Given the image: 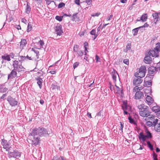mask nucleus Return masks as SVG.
Here are the masks:
<instances>
[{"label":"nucleus","instance_id":"f257e3e1","mask_svg":"<svg viewBox=\"0 0 160 160\" xmlns=\"http://www.w3.org/2000/svg\"><path fill=\"white\" fill-rule=\"evenodd\" d=\"M160 52V42L156 44V47L153 49H149L145 54V57L143 60H152L154 58L158 57L159 56Z\"/></svg>","mask_w":160,"mask_h":160},{"label":"nucleus","instance_id":"f03ea898","mask_svg":"<svg viewBox=\"0 0 160 160\" xmlns=\"http://www.w3.org/2000/svg\"><path fill=\"white\" fill-rule=\"evenodd\" d=\"M47 130L43 127H39L35 128L32 129V131L29 133V135L32 136H39L40 137H46L49 135Z\"/></svg>","mask_w":160,"mask_h":160},{"label":"nucleus","instance_id":"7ed1b4c3","mask_svg":"<svg viewBox=\"0 0 160 160\" xmlns=\"http://www.w3.org/2000/svg\"><path fill=\"white\" fill-rule=\"evenodd\" d=\"M146 71V67L144 66H141L138 71L135 72L134 76L135 77L141 78L145 76Z\"/></svg>","mask_w":160,"mask_h":160},{"label":"nucleus","instance_id":"20e7f679","mask_svg":"<svg viewBox=\"0 0 160 160\" xmlns=\"http://www.w3.org/2000/svg\"><path fill=\"white\" fill-rule=\"evenodd\" d=\"M21 63L20 61H13L12 65L14 69L18 72L24 71V68L22 66Z\"/></svg>","mask_w":160,"mask_h":160},{"label":"nucleus","instance_id":"39448f33","mask_svg":"<svg viewBox=\"0 0 160 160\" xmlns=\"http://www.w3.org/2000/svg\"><path fill=\"white\" fill-rule=\"evenodd\" d=\"M21 152H19L18 150L15 149L13 152L8 151V155L9 158H14L18 159L21 156Z\"/></svg>","mask_w":160,"mask_h":160},{"label":"nucleus","instance_id":"423d86ee","mask_svg":"<svg viewBox=\"0 0 160 160\" xmlns=\"http://www.w3.org/2000/svg\"><path fill=\"white\" fill-rule=\"evenodd\" d=\"M7 100L11 107L15 106L18 104V102L17 99L10 95L7 97Z\"/></svg>","mask_w":160,"mask_h":160},{"label":"nucleus","instance_id":"0eeeda50","mask_svg":"<svg viewBox=\"0 0 160 160\" xmlns=\"http://www.w3.org/2000/svg\"><path fill=\"white\" fill-rule=\"evenodd\" d=\"M145 108L142 111L139 112L140 115L142 117H148L150 116L151 112L149 111V108L148 107H145Z\"/></svg>","mask_w":160,"mask_h":160},{"label":"nucleus","instance_id":"6e6552de","mask_svg":"<svg viewBox=\"0 0 160 160\" xmlns=\"http://www.w3.org/2000/svg\"><path fill=\"white\" fill-rule=\"evenodd\" d=\"M1 142L4 149H5L7 151H9L11 147L7 141L4 139H2Z\"/></svg>","mask_w":160,"mask_h":160},{"label":"nucleus","instance_id":"1a4fd4ad","mask_svg":"<svg viewBox=\"0 0 160 160\" xmlns=\"http://www.w3.org/2000/svg\"><path fill=\"white\" fill-rule=\"evenodd\" d=\"M156 71H157V69H156V67H155V66H152L149 67L148 69V75L150 76V78L152 79L153 76Z\"/></svg>","mask_w":160,"mask_h":160},{"label":"nucleus","instance_id":"9d476101","mask_svg":"<svg viewBox=\"0 0 160 160\" xmlns=\"http://www.w3.org/2000/svg\"><path fill=\"white\" fill-rule=\"evenodd\" d=\"M55 28V31L57 32V35L59 36L61 35L62 34L63 32L62 30V25L58 23Z\"/></svg>","mask_w":160,"mask_h":160},{"label":"nucleus","instance_id":"9b49d317","mask_svg":"<svg viewBox=\"0 0 160 160\" xmlns=\"http://www.w3.org/2000/svg\"><path fill=\"white\" fill-rule=\"evenodd\" d=\"M33 139L32 141L31 144L35 146L39 145L40 142V138L38 136L35 137V136H33Z\"/></svg>","mask_w":160,"mask_h":160},{"label":"nucleus","instance_id":"f8f14e48","mask_svg":"<svg viewBox=\"0 0 160 160\" xmlns=\"http://www.w3.org/2000/svg\"><path fill=\"white\" fill-rule=\"evenodd\" d=\"M136 78H134L133 81V84L134 86H138L141 83L142 80L141 78L136 77Z\"/></svg>","mask_w":160,"mask_h":160},{"label":"nucleus","instance_id":"ddd939ff","mask_svg":"<svg viewBox=\"0 0 160 160\" xmlns=\"http://www.w3.org/2000/svg\"><path fill=\"white\" fill-rule=\"evenodd\" d=\"M144 97L143 93L141 91L137 92L134 96V98L136 99H139L142 98Z\"/></svg>","mask_w":160,"mask_h":160},{"label":"nucleus","instance_id":"4468645a","mask_svg":"<svg viewBox=\"0 0 160 160\" xmlns=\"http://www.w3.org/2000/svg\"><path fill=\"white\" fill-rule=\"evenodd\" d=\"M158 119H156L153 122L150 121H148L146 122V125L149 127H151L152 126H155L157 123H158Z\"/></svg>","mask_w":160,"mask_h":160},{"label":"nucleus","instance_id":"2eb2a0df","mask_svg":"<svg viewBox=\"0 0 160 160\" xmlns=\"http://www.w3.org/2000/svg\"><path fill=\"white\" fill-rule=\"evenodd\" d=\"M17 71L13 69L11 72L10 74H9L8 76V79L10 78H13L17 77Z\"/></svg>","mask_w":160,"mask_h":160},{"label":"nucleus","instance_id":"dca6fc26","mask_svg":"<svg viewBox=\"0 0 160 160\" xmlns=\"http://www.w3.org/2000/svg\"><path fill=\"white\" fill-rule=\"evenodd\" d=\"M35 79L37 81V84L39 86V88L41 89L42 86L43 80L42 79L39 77H38L36 78Z\"/></svg>","mask_w":160,"mask_h":160},{"label":"nucleus","instance_id":"f3484780","mask_svg":"<svg viewBox=\"0 0 160 160\" xmlns=\"http://www.w3.org/2000/svg\"><path fill=\"white\" fill-rule=\"evenodd\" d=\"M112 77L114 82H115L116 81L117 76L118 75L119 77L118 74L117 72L115 69L113 68V70L112 72Z\"/></svg>","mask_w":160,"mask_h":160},{"label":"nucleus","instance_id":"a211bd4d","mask_svg":"<svg viewBox=\"0 0 160 160\" xmlns=\"http://www.w3.org/2000/svg\"><path fill=\"white\" fill-rule=\"evenodd\" d=\"M122 109L123 111H129L130 110V107L127 104V102H124L122 105Z\"/></svg>","mask_w":160,"mask_h":160},{"label":"nucleus","instance_id":"6ab92c4d","mask_svg":"<svg viewBox=\"0 0 160 160\" xmlns=\"http://www.w3.org/2000/svg\"><path fill=\"white\" fill-rule=\"evenodd\" d=\"M146 100L149 105H151L154 101L153 98L149 95H147L146 98Z\"/></svg>","mask_w":160,"mask_h":160},{"label":"nucleus","instance_id":"aec40b11","mask_svg":"<svg viewBox=\"0 0 160 160\" xmlns=\"http://www.w3.org/2000/svg\"><path fill=\"white\" fill-rule=\"evenodd\" d=\"M138 138L139 140H142V142H144L147 139L146 136L144 135L142 132H141L139 133Z\"/></svg>","mask_w":160,"mask_h":160},{"label":"nucleus","instance_id":"412c9836","mask_svg":"<svg viewBox=\"0 0 160 160\" xmlns=\"http://www.w3.org/2000/svg\"><path fill=\"white\" fill-rule=\"evenodd\" d=\"M150 81H145V85L146 86H147L148 88L149 89H150V94L151 95V93H152V92L151 91V87L152 85V82Z\"/></svg>","mask_w":160,"mask_h":160},{"label":"nucleus","instance_id":"4be33fe9","mask_svg":"<svg viewBox=\"0 0 160 160\" xmlns=\"http://www.w3.org/2000/svg\"><path fill=\"white\" fill-rule=\"evenodd\" d=\"M8 90L6 88L4 84H0V92L3 93L6 92Z\"/></svg>","mask_w":160,"mask_h":160},{"label":"nucleus","instance_id":"5701e85b","mask_svg":"<svg viewBox=\"0 0 160 160\" xmlns=\"http://www.w3.org/2000/svg\"><path fill=\"white\" fill-rule=\"evenodd\" d=\"M27 2V4L26 6V8L25 9V12L27 14H29L31 11V8L30 5V3Z\"/></svg>","mask_w":160,"mask_h":160},{"label":"nucleus","instance_id":"b1692460","mask_svg":"<svg viewBox=\"0 0 160 160\" xmlns=\"http://www.w3.org/2000/svg\"><path fill=\"white\" fill-rule=\"evenodd\" d=\"M148 19V15L147 14H143L141 17L140 20L142 22H146Z\"/></svg>","mask_w":160,"mask_h":160},{"label":"nucleus","instance_id":"393cba45","mask_svg":"<svg viewBox=\"0 0 160 160\" xmlns=\"http://www.w3.org/2000/svg\"><path fill=\"white\" fill-rule=\"evenodd\" d=\"M20 43V47L21 48V47L23 48L24 46L26 45L27 43V42L25 39H22Z\"/></svg>","mask_w":160,"mask_h":160},{"label":"nucleus","instance_id":"a878e982","mask_svg":"<svg viewBox=\"0 0 160 160\" xmlns=\"http://www.w3.org/2000/svg\"><path fill=\"white\" fill-rule=\"evenodd\" d=\"M135 87L133 89V92H140L141 90L143 88L142 87H138V86H135Z\"/></svg>","mask_w":160,"mask_h":160},{"label":"nucleus","instance_id":"bb28decb","mask_svg":"<svg viewBox=\"0 0 160 160\" xmlns=\"http://www.w3.org/2000/svg\"><path fill=\"white\" fill-rule=\"evenodd\" d=\"M147 117V120L152 121V122H153V121H154L155 119V116L154 115H150V116Z\"/></svg>","mask_w":160,"mask_h":160},{"label":"nucleus","instance_id":"cd10ccee","mask_svg":"<svg viewBox=\"0 0 160 160\" xmlns=\"http://www.w3.org/2000/svg\"><path fill=\"white\" fill-rule=\"evenodd\" d=\"M2 58L4 60H11L10 56L7 53L5 54L2 56Z\"/></svg>","mask_w":160,"mask_h":160},{"label":"nucleus","instance_id":"c85d7f7f","mask_svg":"<svg viewBox=\"0 0 160 160\" xmlns=\"http://www.w3.org/2000/svg\"><path fill=\"white\" fill-rule=\"evenodd\" d=\"M139 28H140V27H138L132 29V33L133 36H136L137 35Z\"/></svg>","mask_w":160,"mask_h":160},{"label":"nucleus","instance_id":"c756f323","mask_svg":"<svg viewBox=\"0 0 160 160\" xmlns=\"http://www.w3.org/2000/svg\"><path fill=\"white\" fill-rule=\"evenodd\" d=\"M160 107L158 106H153L152 108V111L156 113L158 110H159Z\"/></svg>","mask_w":160,"mask_h":160},{"label":"nucleus","instance_id":"7c9ffc66","mask_svg":"<svg viewBox=\"0 0 160 160\" xmlns=\"http://www.w3.org/2000/svg\"><path fill=\"white\" fill-rule=\"evenodd\" d=\"M146 136L147 139L151 138H152V136L151 132L148 131L146 132Z\"/></svg>","mask_w":160,"mask_h":160},{"label":"nucleus","instance_id":"2f4dec72","mask_svg":"<svg viewBox=\"0 0 160 160\" xmlns=\"http://www.w3.org/2000/svg\"><path fill=\"white\" fill-rule=\"evenodd\" d=\"M147 145L148 147L151 150H153V146L151 144L150 142L149 141H148L147 142Z\"/></svg>","mask_w":160,"mask_h":160},{"label":"nucleus","instance_id":"473e14b6","mask_svg":"<svg viewBox=\"0 0 160 160\" xmlns=\"http://www.w3.org/2000/svg\"><path fill=\"white\" fill-rule=\"evenodd\" d=\"M32 25L31 22H29L28 26L27 31L28 32L30 31L32 29Z\"/></svg>","mask_w":160,"mask_h":160},{"label":"nucleus","instance_id":"72a5a7b5","mask_svg":"<svg viewBox=\"0 0 160 160\" xmlns=\"http://www.w3.org/2000/svg\"><path fill=\"white\" fill-rule=\"evenodd\" d=\"M63 18V16H56L55 17V18L57 20L61 22L62 21V18Z\"/></svg>","mask_w":160,"mask_h":160},{"label":"nucleus","instance_id":"f704fd0d","mask_svg":"<svg viewBox=\"0 0 160 160\" xmlns=\"http://www.w3.org/2000/svg\"><path fill=\"white\" fill-rule=\"evenodd\" d=\"M160 14V12H155L152 14V16L153 17L154 20L157 19V17H158V15Z\"/></svg>","mask_w":160,"mask_h":160},{"label":"nucleus","instance_id":"c9c22d12","mask_svg":"<svg viewBox=\"0 0 160 160\" xmlns=\"http://www.w3.org/2000/svg\"><path fill=\"white\" fill-rule=\"evenodd\" d=\"M79 46L78 45L75 44L73 47V51L75 52H78V51Z\"/></svg>","mask_w":160,"mask_h":160},{"label":"nucleus","instance_id":"e433bc0d","mask_svg":"<svg viewBox=\"0 0 160 160\" xmlns=\"http://www.w3.org/2000/svg\"><path fill=\"white\" fill-rule=\"evenodd\" d=\"M115 86L117 88V91L118 92V93L120 94H123V92L122 89H121L120 88L116 86V85H115Z\"/></svg>","mask_w":160,"mask_h":160},{"label":"nucleus","instance_id":"4c0bfd02","mask_svg":"<svg viewBox=\"0 0 160 160\" xmlns=\"http://www.w3.org/2000/svg\"><path fill=\"white\" fill-rule=\"evenodd\" d=\"M65 5V4L63 2H61L59 4L58 6V8H61L64 7Z\"/></svg>","mask_w":160,"mask_h":160},{"label":"nucleus","instance_id":"58836bf2","mask_svg":"<svg viewBox=\"0 0 160 160\" xmlns=\"http://www.w3.org/2000/svg\"><path fill=\"white\" fill-rule=\"evenodd\" d=\"M78 13L77 12L74 13L73 15L72 16V21H74L76 18H77V15Z\"/></svg>","mask_w":160,"mask_h":160},{"label":"nucleus","instance_id":"ea45409f","mask_svg":"<svg viewBox=\"0 0 160 160\" xmlns=\"http://www.w3.org/2000/svg\"><path fill=\"white\" fill-rule=\"evenodd\" d=\"M84 48H85V51H87V52H88L87 50H88V42H84Z\"/></svg>","mask_w":160,"mask_h":160},{"label":"nucleus","instance_id":"a19ab883","mask_svg":"<svg viewBox=\"0 0 160 160\" xmlns=\"http://www.w3.org/2000/svg\"><path fill=\"white\" fill-rule=\"evenodd\" d=\"M32 50L36 54V56L38 58V55L39 54V52L38 51L36 50H35L34 48H32Z\"/></svg>","mask_w":160,"mask_h":160},{"label":"nucleus","instance_id":"79ce46f5","mask_svg":"<svg viewBox=\"0 0 160 160\" xmlns=\"http://www.w3.org/2000/svg\"><path fill=\"white\" fill-rule=\"evenodd\" d=\"M155 67H156L157 71H158L160 70V61L159 62L157 63L156 66H155Z\"/></svg>","mask_w":160,"mask_h":160},{"label":"nucleus","instance_id":"37998d69","mask_svg":"<svg viewBox=\"0 0 160 160\" xmlns=\"http://www.w3.org/2000/svg\"><path fill=\"white\" fill-rule=\"evenodd\" d=\"M92 0H86L84 2L87 3L88 5H90L92 4Z\"/></svg>","mask_w":160,"mask_h":160},{"label":"nucleus","instance_id":"c03bdc74","mask_svg":"<svg viewBox=\"0 0 160 160\" xmlns=\"http://www.w3.org/2000/svg\"><path fill=\"white\" fill-rule=\"evenodd\" d=\"M160 20V17L159 16L157 17V19L156 20H154V25H155Z\"/></svg>","mask_w":160,"mask_h":160},{"label":"nucleus","instance_id":"a18cd8bd","mask_svg":"<svg viewBox=\"0 0 160 160\" xmlns=\"http://www.w3.org/2000/svg\"><path fill=\"white\" fill-rule=\"evenodd\" d=\"M90 34L92 35H94L96 34V31L95 29H92L90 32Z\"/></svg>","mask_w":160,"mask_h":160},{"label":"nucleus","instance_id":"49530a36","mask_svg":"<svg viewBox=\"0 0 160 160\" xmlns=\"http://www.w3.org/2000/svg\"><path fill=\"white\" fill-rule=\"evenodd\" d=\"M128 119L129 120V122L131 123H133L134 122V120L130 116H129L128 118Z\"/></svg>","mask_w":160,"mask_h":160},{"label":"nucleus","instance_id":"de8ad7c7","mask_svg":"<svg viewBox=\"0 0 160 160\" xmlns=\"http://www.w3.org/2000/svg\"><path fill=\"white\" fill-rule=\"evenodd\" d=\"M145 107H147V106H144L143 104H142V105H138V108L139 110H141V111H142V110L143 109L145 108H144Z\"/></svg>","mask_w":160,"mask_h":160},{"label":"nucleus","instance_id":"09e8293b","mask_svg":"<svg viewBox=\"0 0 160 160\" xmlns=\"http://www.w3.org/2000/svg\"><path fill=\"white\" fill-rule=\"evenodd\" d=\"M153 158L154 160H158L157 158V155L154 152H153L152 154Z\"/></svg>","mask_w":160,"mask_h":160},{"label":"nucleus","instance_id":"8fccbe9b","mask_svg":"<svg viewBox=\"0 0 160 160\" xmlns=\"http://www.w3.org/2000/svg\"><path fill=\"white\" fill-rule=\"evenodd\" d=\"M131 43H128L126 47V48L128 50H130L131 48Z\"/></svg>","mask_w":160,"mask_h":160},{"label":"nucleus","instance_id":"3c124183","mask_svg":"<svg viewBox=\"0 0 160 160\" xmlns=\"http://www.w3.org/2000/svg\"><path fill=\"white\" fill-rule=\"evenodd\" d=\"M149 25L147 23V22H146L144 23L143 25L139 27L140 28H145L146 27H148L149 26Z\"/></svg>","mask_w":160,"mask_h":160},{"label":"nucleus","instance_id":"603ef678","mask_svg":"<svg viewBox=\"0 0 160 160\" xmlns=\"http://www.w3.org/2000/svg\"><path fill=\"white\" fill-rule=\"evenodd\" d=\"M9 56H10V58H13L14 59H17V58H14V55L12 52L10 53V54L9 55Z\"/></svg>","mask_w":160,"mask_h":160},{"label":"nucleus","instance_id":"864d4df0","mask_svg":"<svg viewBox=\"0 0 160 160\" xmlns=\"http://www.w3.org/2000/svg\"><path fill=\"white\" fill-rule=\"evenodd\" d=\"M79 62H76L73 65V68L74 69L76 68L79 65Z\"/></svg>","mask_w":160,"mask_h":160},{"label":"nucleus","instance_id":"5fc2aeb1","mask_svg":"<svg viewBox=\"0 0 160 160\" xmlns=\"http://www.w3.org/2000/svg\"><path fill=\"white\" fill-rule=\"evenodd\" d=\"M120 128L119 129V130L120 131H121L122 132L123 131V123L121 122H120Z\"/></svg>","mask_w":160,"mask_h":160},{"label":"nucleus","instance_id":"6e6d98bb","mask_svg":"<svg viewBox=\"0 0 160 160\" xmlns=\"http://www.w3.org/2000/svg\"><path fill=\"white\" fill-rule=\"evenodd\" d=\"M109 85L110 89L111 91H112V89L114 88L113 86L112 85L111 82H109Z\"/></svg>","mask_w":160,"mask_h":160},{"label":"nucleus","instance_id":"4d7b16f0","mask_svg":"<svg viewBox=\"0 0 160 160\" xmlns=\"http://www.w3.org/2000/svg\"><path fill=\"white\" fill-rule=\"evenodd\" d=\"M60 159V158L57 155H56L54 156L52 159V160H58Z\"/></svg>","mask_w":160,"mask_h":160},{"label":"nucleus","instance_id":"13d9d810","mask_svg":"<svg viewBox=\"0 0 160 160\" xmlns=\"http://www.w3.org/2000/svg\"><path fill=\"white\" fill-rule=\"evenodd\" d=\"M87 32V30H84L82 32H80V36H82L84 35L85 33H86Z\"/></svg>","mask_w":160,"mask_h":160},{"label":"nucleus","instance_id":"bf43d9fd","mask_svg":"<svg viewBox=\"0 0 160 160\" xmlns=\"http://www.w3.org/2000/svg\"><path fill=\"white\" fill-rule=\"evenodd\" d=\"M7 93L3 94L2 95V96L0 97V99L4 100L5 99V97L7 96Z\"/></svg>","mask_w":160,"mask_h":160},{"label":"nucleus","instance_id":"052dcab7","mask_svg":"<svg viewBox=\"0 0 160 160\" xmlns=\"http://www.w3.org/2000/svg\"><path fill=\"white\" fill-rule=\"evenodd\" d=\"M39 42L41 46H42L44 44V42L42 40H40L39 41Z\"/></svg>","mask_w":160,"mask_h":160},{"label":"nucleus","instance_id":"680f3d73","mask_svg":"<svg viewBox=\"0 0 160 160\" xmlns=\"http://www.w3.org/2000/svg\"><path fill=\"white\" fill-rule=\"evenodd\" d=\"M77 52L78 55L79 56H82L83 55V53L82 51H78Z\"/></svg>","mask_w":160,"mask_h":160},{"label":"nucleus","instance_id":"e2e57ef3","mask_svg":"<svg viewBox=\"0 0 160 160\" xmlns=\"http://www.w3.org/2000/svg\"><path fill=\"white\" fill-rule=\"evenodd\" d=\"M80 0H75L74 1L75 3L77 5H80Z\"/></svg>","mask_w":160,"mask_h":160},{"label":"nucleus","instance_id":"0e129e2a","mask_svg":"<svg viewBox=\"0 0 160 160\" xmlns=\"http://www.w3.org/2000/svg\"><path fill=\"white\" fill-rule=\"evenodd\" d=\"M113 15L112 14L110 15L109 17H108L107 18V20L108 21L110 20L111 18L112 17Z\"/></svg>","mask_w":160,"mask_h":160},{"label":"nucleus","instance_id":"69168bd1","mask_svg":"<svg viewBox=\"0 0 160 160\" xmlns=\"http://www.w3.org/2000/svg\"><path fill=\"white\" fill-rule=\"evenodd\" d=\"M57 86V85H55L53 84H52L51 85L52 88V89L54 90L56 88Z\"/></svg>","mask_w":160,"mask_h":160},{"label":"nucleus","instance_id":"338daca9","mask_svg":"<svg viewBox=\"0 0 160 160\" xmlns=\"http://www.w3.org/2000/svg\"><path fill=\"white\" fill-rule=\"evenodd\" d=\"M20 59L21 60H25L26 59L27 57H25V56H20Z\"/></svg>","mask_w":160,"mask_h":160},{"label":"nucleus","instance_id":"774afa93","mask_svg":"<svg viewBox=\"0 0 160 160\" xmlns=\"http://www.w3.org/2000/svg\"><path fill=\"white\" fill-rule=\"evenodd\" d=\"M59 158L60 160H66L65 159L63 156H60Z\"/></svg>","mask_w":160,"mask_h":160}]
</instances>
